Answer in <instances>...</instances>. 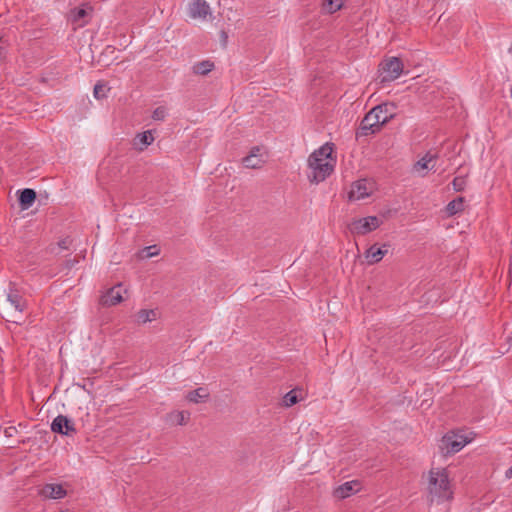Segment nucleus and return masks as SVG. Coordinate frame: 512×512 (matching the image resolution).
<instances>
[{"mask_svg":"<svg viewBox=\"0 0 512 512\" xmlns=\"http://www.w3.org/2000/svg\"><path fill=\"white\" fill-rule=\"evenodd\" d=\"M154 141V136L152 131L147 130L143 133H139L136 135L134 139V146L140 151H143L148 145L152 144Z\"/></svg>","mask_w":512,"mask_h":512,"instance_id":"obj_19","label":"nucleus"},{"mask_svg":"<svg viewBox=\"0 0 512 512\" xmlns=\"http://www.w3.org/2000/svg\"><path fill=\"white\" fill-rule=\"evenodd\" d=\"M390 244L384 243L379 246L378 244L371 245L364 253L365 259L369 265L380 262L388 253Z\"/></svg>","mask_w":512,"mask_h":512,"instance_id":"obj_13","label":"nucleus"},{"mask_svg":"<svg viewBox=\"0 0 512 512\" xmlns=\"http://www.w3.org/2000/svg\"><path fill=\"white\" fill-rule=\"evenodd\" d=\"M373 191V183L363 179L352 184L349 192V199L352 201L362 200L368 197Z\"/></svg>","mask_w":512,"mask_h":512,"instance_id":"obj_11","label":"nucleus"},{"mask_svg":"<svg viewBox=\"0 0 512 512\" xmlns=\"http://www.w3.org/2000/svg\"><path fill=\"white\" fill-rule=\"evenodd\" d=\"M299 401L298 395L295 390L287 392L283 397V405L285 407H291Z\"/></svg>","mask_w":512,"mask_h":512,"instance_id":"obj_25","label":"nucleus"},{"mask_svg":"<svg viewBox=\"0 0 512 512\" xmlns=\"http://www.w3.org/2000/svg\"><path fill=\"white\" fill-rule=\"evenodd\" d=\"M109 90V88H107V85L105 83H97L95 86H94V96L95 98L97 99H102L104 97H106V93L107 91Z\"/></svg>","mask_w":512,"mask_h":512,"instance_id":"obj_28","label":"nucleus"},{"mask_svg":"<svg viewBox=\"0 0 512 512\" xmlns=\"http://www.w3.org/2000/svg\"><path fill=\"white\" fill-rule=\"evenodd\" d=\"M123 288L121 284L108 289L104 295L101 296L100 303L103 306H114L123 301Z\"/></svg>","mask_w":512,"mask_h":512,"instance_id":"obj_14","label":"nucleus"},{"mask_svg":"<svg viewBox=\"0 0 512 512\" xmlns=\"http://www.w3.org/2000/svg\"><path fill=\"white\" fill-rule=\"evenodd\" d=\"M209 391L205 387H199L186 395L187 400L193 403H201L209 398Z\"/></svg>","mask_w":512,"mask_h":512,"instance_id":"obj_21","label":"nucleus"},{"mask_svg":"<svg viewBox=\"0 0 512 512\" xmlns=\"http://www.w3.org/2000/svg\"><path fill=\"white\" fill-rule=\"evenodd\" d=\"M190 417L186 411H174L167 415L166 421L171 425H185Z\"/></svg>","mask_w":512,"mask_h":512,"instance_id":"obj_20","label":"nucleus"},{"mask_svg":"<svg viewBox=\"0 0 512 512\" xmlns=\"http://www.w3.org/2000/svg\"><path fill=\"white\" fill-rule=\"evenodd\" d=\"M506 478H512V466L505 473Z\"/></svg>","mask_w":512,"mask_h":512,"instance_id":"obj_34","label":"nucleus"},{"mask_svg":"<svg viewBox=\"0 0 512 512\" xmlns=\"http://www.w3.org/2000/svg\"><path fill=\"white\" fill-rule=\"evenodd\" d=\"M115 52V48L112 46H107L103 52V55L113 54Z\"/></svg>","mask_w":512,"mask_h":512,"instance_id":"obj_32","label":"nucleus"},{"mask_svg":"<svg viewBox=\"0 0 512 512\" xmlns=\"http://www.w3.org/2000/svg\"><path fill=\"white\" fill-rule=\"evenodd\" d=\"M214 65L210 61H201L193 66V72L199 75H206L213 69Z\"/></svg>","mask_w":512,"mask_h":512,"instance_id":"obj_24","label":"nucleus"},{"mask_svg":"<svg viewBox=\"0 0 512 512\" xmlns=\"http://www.w3.org/2000/svg\"><path fill=\"white\" fill-rule=\"evenodd\" d=\"M332 146L325 144L308 158V179L312 183L324 181L334 171L336 160L332 157Z\"/></svg>","mask_w":512,"mask_h":512,"instance_id":"obj_1","label":"nucleus"},{"mask_svg":"<svg viewBox=\"0 0 512 512\" xmlns=\"http://www.w3.org/2000/svg\"><path fill=\"white\" fill-rule=\"evenodd\" d=\"M51 430L55 433L71 436L76 432L74 422L67 416L58 415L51 424Z\"/></svg>","mask_w":512,"mask_h":512,"instance_id":"obj_12","label":"nucleus"},{"mask_svg":"<svg viewBox=\"0 0 512 512\" xmlns=\"http://www.w3.org/2000/svg\"><path fill=\"white\" fill-rule=\"evenodd\" d=\"M381 82H391L397 79L403 72L402 61L397 57H391L380 64Z\"/></svg>","mask_w":512,"mask_h":512,"instance_id":"obj_6","label":"nucleus"},{"mask_svg":"<svg viewBox=\"0 0 512 512\" xmlns=\"http://www.w3.org/2000/svg\"><path fill=\"white\" fill-rule=\"evenodd\" d=\"M427 491L428 500L431 503L435 499L445 501L453 498L449 475L445 468H431L429 470L427 474Z\"/></svg>","mask_w":512,"mask_h":512,"instance_id":"obj_3","label":"nucleus"},{"mask_svg":"<svg viewBox=\"0 0 512 512\" xmlns=\"http://www.w3.org/2000/svg\"><path fill=\"white\" fill-rule=\"evenodd\" d=\"M211 9L205 0H191L188 5V15L194 20H207L211 16Z\"/></svg>","mask_w":512,"mask_h":512,"instance_id":"obj_8","label":"nucleus"},{"mask_svg":"<svg viewBox=\"0 0 512 512\" xmlns=\"http://www.w3.org/2000/svg\"><path fill=\"white\" fill-rule=\"evenodd\" d=\"M393 103H382L372 108L362 119L356 131V139L374 134L395 115Z\"/></svg>","mask_w":512,"mask_h":512,"instance_id":"obj_2","label":"nucleus"},{"mask_svg":"<svg viewBox=\"0 0 512 512\" xmlns=\"http://www.w3.org/2000/svg\"><path fill=\"white\" fill-rule=\"evenodd\" d=\"M459 450H456V449H453V450H446V453H445V457L447 456H452L454 455L456 452H458Z\"/></svg>","mask_w":512,"mask_h":512,"instance_id":"obj_33","label":"nucleus"},{"mask_svg":"<svg viewBox=\"0 0 512 512\" xmlns=\"http://www.w3.org/2000/svg\"><path fill=\"white\" fill-rule=\"evenodd\" d=\"M453 189L457 192L463 191L466 186V179L464 176H457L452 181Z\"/></svg>","mask_w":512,"mask_h":512,"instance_id":"obj_29","label":"nucleus"},{"mask_svg":"<svg viewBox=\"0 0 512 512\" xmlns=\"http://www.w3.org/2000/svg\"><path fill=\"white\" fill-rule=\"evenodd\" d=\"M381 224V221L376 216H368L354 220L350 225V230L354 234L365 235L375 229Z\"/></svg>","mask_w":512,"mask_h":512,"instance_id":"obj_7","label":"nucleus"},{"mask_svg":"<svg viewBox=\"0 0 512 512\" xmlns=\"http://www.w3.org/2000/svg\"><path fill=\"white\" fill-rule=\"evenodd\" d=\"M476 434L470 429H455L447 432L441 439L440 448H464L471 444Z\"/></svg>","mask_w":512,"mask_h":512,"instance_id":"obj_5","label":"nucleus"},{"mask_svg":"<svg viewBox=\"0 0 512 512\" xmlns=\"http://www.w3.org/2000/svg\"><path fill=\"white\" fill-rule=\"evenodd\" d=\"M138 324H145L157 319L158 312L155 309H141L135 315Z\"/></svg>","mask_w":512,"mask_h":512,"instance_id":"obj_22","label":"nucleus"},{"mask_svg":"<svg viewBox=\"0 0 512 512\" xmlns=\"http://www.w3.org/2000/svg\"><path fill=\"white\" fill-rule=\"evenodd\" d=\"M26 308V302L22 295L10 283L7 292L6 303L2 307V316L6 321L19 324L22 319V313Z\"/></svg>","mask_w":512,"mask_h":512,"instance_id":"obj_4","label":"nucleus"},{"mask_svg":"<svg viewBox=\"0 0 512 512\" xmlns=\"http://www.w3.org/2000/svg\"><path fill=\"white\" fill-rule=\"evenodd\" d=\"M222 38L226 39L227 38V35L225 32H222Z\"/></svg>","mask_w":512,"mask_h":512,"instance_id":"obj_35","label":"nucleus"},{"mask_svg":"<svg viewBox=\"0 0 512 512\" xmlns=\"http://www.w3.org/2000/svg\"><path fill=\"white\" fill-rule=\"evenodd\" d=\"M509 342L512 345V333H511V336L509 337Z\"/></svg>","mask_w":512,"mask_h":512,"instance_id":"obj_36","label":"nucleus"},{"mask_svg":"<svg viewBox=\"0 0 512 512\" xmlns=\"http://www.w3.org/2000/svg\"><path fill=\"white\" fill-rule=\"evenodd\" d=\"M361 488V483L357 480H352L343 483L334 490V496L338 499H345L357 493Z\"/></svg>","mask_w":512,"mask_h":512,"instance_id":"obj_15","label":"nucleus"},{"mask_svg":"<svg viewBox=\"0 0 512 512\" xmlns=\"http://www.w3.org/2000/svg\"><path fill=\"white\" fill-rule=\"evenodd\" d=\"M465 199L464 197H457L450 201L446 206V212L449 216H453L464 209Z\"/></svg>","mask_w":512,"mask_h":512,"instance_id":"obj_23","label":"nucleus"},{"mask_svg":"<svg viewBox=\"0 0 512 512\" xmlns=\"http://www.w3.org/2000/svg\"><path fill=\"white\" fill-rule=\"evenodd\" d=\"M435 156L427 153L425 156H423L419 161H417L414 164V171L419 173L421 176H425V173H423L424 170H433L434 164H431L435 161Z\"/></svg>","mask_w":512,"mask_h":512,"instance_id":"obj_17","label":"nucleus"},{"mask_svg":"<svg viewBox=\"0 0 512 512\" xmlns=\"http://www.w3.org/2000/svg\"><path fill=\"white\" fill-rule=\"evenodd\" d=\"M166 114V109L164 107H157L152 113V118L156 121H163Z\"/></svg>","mask_w":512,"mask_h":512,"instance_id":"obj_30","label":"nucleus"},{"mask_svg":"<svg viewBox=\"0 0 512 512\" xmlns=\"http://www.w3.org/2000/svg\"><path fill=\"white\" fill-rule=\"evenodd\" d=\"M92 7L88 4H84L81 7L74 8L69 13V20L76 27L85 26L91 19Z\"/></svg>","mask_w":512,"mask_h":512,"instance_id":"obj_9","label":"nucleus"},{"mask_svg":"<svg viewBox=\"0 0 512 512\" xmlns=\"http://www.w3.org/2000/svg\"><path fill=\"white\" fill-rule=\"evenodd\" d=\"M342 5V0H325L324 9L329 13H334L341 9Z\"/></svg>","mask_w":512,"mask_h":512,"instance_id":"obj_27","label":"nucleus"},{"mask_svg":"<svg viewBox=\"0 0 512 512\" xmlns=\"http://www.w3.org/2000/svg\"><path fill=\"white\" fill-rule=\"evenodd\" d=\"M40 494L45 498L61 499L66 496V490L60 484H46Z\"/></svg>","mask_w":512,"mask_h":512,"instance_id":"obj_16","label":"nucleus"},{"mask_svg":"<svg viewBox=\"0 0 512 512\" xmlns=\"http://www.w3.org/2000/svg\"><path fill=\"white\" fill-rule=\"evenodd\" d=\"M36 199V192L33 189L25 188L19 191V203L23 210L28 209L32 206Z\"/></svg>","mask_w":512,"mask_h":512,"instance_id":"obj_18","label":"nucleus"},{"mask_svg":"<svg viewBox=\"0 0 512 512\" xmlns=\"http://www.w3.org/2000/svg\"><path fill=\"white\" fill-rule=\"evenodd\" d=\"M160 253V249L156 245H151L143 248L140 252V257L143 259L157 256Z\"/></svg>","mask_w":512,"mask_h":512,"instance_id":"obj_26","label":"nucleus"},{"mask_svg":"<svg viewBox=\"0 0 512 512\" xmlns=\"http://www.w3.org/2000/svg\"><path fill=\"white\" fill-rule=\"evenodd\" d=\"M267 160V154L260 147H253L246 157L242 159V163L246 168L259 169Z\"/></svg>","mask_w":512,"mask_h":512,"instance_id":"obj_10","label":"nucleus"},{"mask_svg":"<svg viewBox=\"0 0 512 512\" xmlns=\"http://www.w3.org/2000/svg\"><path fill=\"white\" fill-rule=\"evenodd\" d=\"M71 239L65 238L58 242V247L67 250L71 244Z\"/></svg>","mask_w":512,"mask_h":512,"instance_id":"obj_31","label":"nucleus"}]
</instances>
